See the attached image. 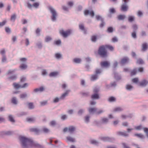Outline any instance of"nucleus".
I'll list each match as a JSON object with an SVG mask.
<instances>
[{"instance_id":"nucleus-39","label":"nucleus","mask_w":148,"mask_h":148,"mask_svg":"<svg viewBox=\"0 0 148 148\" xmlns=\"http://www.w3.org/2000/svg\"><path fill=\"white\" fill-rule=\"evenodd\" d=\"M27 60V59L25 58H21L20 59V61L21 63V64L27 63L26 61Z\"/></svg>"},{"instance_id":"nucleus-1","label":"nucleus","mask_w":148,"mask_h":148,"mask_svg":"<svg viewBox=\"0 0 148 148\" xmlns=\"http://www.w3.org/2000/svg\"><path fill=\"white\" fill-rule=\"evenodd\" d=\"M19 139L23 148H31L33 147H40L41 146L36 142L26 137L21 136L19 137Z\"/></svg>"},{"instance_id":"nucleus-51","label":"nucleus","mask_w":148,"mask_h":148,"mask_svg":"<svg viewBox=\"0 0 148 148\" xmlns=\"http://www.w3.org/2000/svg\"><path fill=\"white\" fill-rule=\"evenodd\" d=\"M90 143L96 145H97L99 144V143L97 141L93 140L90 141Z\"/></svg>"},{"instance_id":"nucleus-32","label":"nucleus","mask_w":148,"mask_h":148,"mask_svg":"<svg viewBox=\"0 0 148 148\" xmlns=\"http://www.w3.org/2000/svg\"><path fill=\"white\" fill-rule=\"evenodd\" d=\"M67 140L69 142H75V140L74 138L70 136H67L66 137Z\"/></svg>"},{"instance_id":"nucleus-26","label":"nucleus","mask_w":148,"mask_h":148,"mask_svg":"<svg viewBox=\"0 0 148 148\" xmlns=\"http://www.w3.org/2000/svg\"><path fill=\"white\" fill-rule=\"evenodd\" d=\"M44 88L42 87H41L39 88H37L34 89V92H42L44 90Z\"/></svg>"},{"instance_id":"nucleus-10","label":"nucleus","mask_w":148,"mask_h":148,"mask_svg":"<svg viewBox=\"0 0 148 148\" xmlns=\"http://www.w3.org/2000/svg\"><path fill=\"white\" fill-rule=\"evenodd\" d=\"M88 110L90 114H96V111L97 110V108L96 107L89 108Z\"/></svg>"},{"instance_id":"nucleus-20","label":"nucleus","mask_w":148,"mask_h":148,"mask_svg":"<svg viewBox=\"0 0 148 148\" xmlns=\"http://www.w3.org/2000/svg\"><path fill=\"white\" fill-rule=\"evenodd\" d=\"M30 131L31 132H35L37 134H38L40 132V130L38 128H35L30 129Z\"/></svg>"},{"instance_id":"nucleus-55","label":"nucleus","mask_w":148,"mask_h":148,"mask_svg":"<svg viewBox=\"0 0 148 148\" xmlns=\"http://www.w3.org/2000/svg\"><path fill=\"white\" fill-rule=\"evenodd\" d=\"M73 61L76 63H79L81 61V59L80 58H75L73 59Z\"/></svg>"},{"instance_id":"nucleus-52","label":"nucleus","mask_w":148,"mask_h":148,"mask_svg":"<svg viewBox=\"0 0 148 148\" xmlns=\"http://www.w3.org/2000/svg\"><path fill=\"white\" fill-rule=\"evenodd\" d=\"M16 18V15L15 14H13L11 17V20L14 22Z\"/></svg>"},{"instance_id":"nucleus-9","label":"nucleus","mask_w":148,"mask_h":148,"mask_svg":"<svg viewBox=\"0 0 148 148\" xmlns=\"http://www.w3.org/2000/svg\"><path fill=\"white\" fill-rule=\"evenodd\" d=\"M124 2V3H123L121 6V10L123 11H127V0H123Z\"/></svg>"},{"instance_id":"nucleus-48","label":"nucleus","mask_w":148,"mask_h":148,"mask_svg":"<svg viewBox=\"0 0 148 148\" xmlns=\"http://www.w3.org/2000/svg\"><path fill=\"white\" fill-rule=\"evenodd\" d=\"M52 40V38L50 36H47L45 37V41L46 42H48Z\"/></svg>"},{"instance_id":"nucleus-22","label":"nucleus","mask_w":148,"mask_h":148,"mask_svg":"<svg viewBox=\"0 0 148 148\" xmlns=\"http://www.w3.org/2000/svg\"><path fill=\"white\" fill-rule=\"evenodd\" d=\"M55 57L56 59L60 60L62 58V55L60 53H56L55 55Z\"/></svg>"},{"instance_id":"nucleus-54","label":"nucleus","mask_w":148,"mask_h":148,"mask_svg":"<svg viewBox=\"0 0 148 148\" xmlns=\"http://www.w3.org/2000/svg\"><path fill=\"white\" fill-rule=\"evenodd\" d=\"M137 72V69L136 68L134 69L131 73V75L132 76L135 75Z\"/></svg>"},{"instance_id":"nucleus-27","label":"nucleus","mask_w":148,"mask_h":148,"mask_svg":"<svg viewBox=\"0 0 148 148\" xmlns=\"http://www.w3.org/2000/svg\"><path fill=\"white\" fill-rule=\"evenodd\" d=\"M27 63L21 64L20 66V68L22 70H25L27 68Z\"/></svg>"},{"instance_id":"nucleus-57","label":"nucleus","mask_w":148,"mask_h":148,"mask_svg":"<svg viewBox=\"0 0 148 148\" xmlns=\"http://www.w3.org/2000/svg\"><path fill=\"white\" fill-rule=\"evenodd\" d=\"M41 30L39 28H38L36 31V33L37 36H39L40 35V32Z\"/></svg>"},{"instance_id":"nucleus-34","label":"nucleus","mask_w":148,"mask_h":148,"mask_svg":"<svg viewBox=\"0 0 148 148\" xmlns=\"http://www.w3.org/2000/svg\"><path fill=\"white\" fill-rule=\"evenodd\" d=\"M133 86L130 84H127L125 86L126 89L129 91L132 90L133 88Z\"/></svg>"},{"instance_id":"nucleus-62","label":"nucleus","mask_w":148,"mask_h":148,"mask_svg":"<svg viewBox=\"0 0 148 148\" xmlns=\"http://www.w3.org/2000/svg\"><path fill=\"white\" fill-rule=\"evenodd\" d=\"M136 62L137 63L139 64H143L144 63L143 60L141 59H139L137 60Z\"/></svg>"},{"instance_id":"nucleus-21","label":"nucleus","mask_w":148,"mask_h":148,"mask_svg":"<svg viewBox=\"0 0 148 148\" xmlns=\"http://www.w3.org/2000/svg\"><path fill=\"white\" fill-rule=\"evenodd\" d=\"M36 47L38 49H41L42 47V43L41 41H38L36 43Z\"/></svg>"},{"instance_id":"nucleus-41","label":"nucleus","mask_w":148,"mask_h":148,"mask_svg":"<svg viewBox=\"0 0 148 148\" xmlns=\"http://www.w3.org/2000/svg\"><path fill=\"white\" fill-rule=\"evenodd\" d=\"M108 101L110 102H114L116 101V98L114 97H110L108 99Z\"/></svg>"},{"instance_id":"nucleus-11","label":"nucleus","mask_w":148,"mask_h":148,"mask_svg":"<svg viewBox=\"0 0 148 148\" xmlns=\"http://www.w3.org/2000/svg\"><path fill=\"white\" fill-rule=\"evenodd\" d=\"M84 14L85 16L89 15L92 17H93L95 15L93 11H90L88 10H86L84 11Z\"/></svg>"},{"instance_id":"nucleus-53","label":"nucleus","mask_w":148,"mask_h":148,"mask_svg":"<svg viewBox=\"0 0 148 148\" xmlns=\"http://www.w3.org/2000/svg\"><path fill=\"white\" fill-rule=\"evenodd\" d=\"M132 28L133 29V32H136L138 28L137 25L136 24H134L133 25Z\"/></svg>"},{"instance_id":"nucleus-50","label":"nucleus","mask_w":148,"mask_h":148,"mask_svg":"<svg viewBox=\"0 0 148 148\" xmlns=\"http://www.w3.org/2000/svg\"><path fill=\"white\" fill-rule=\"evenodd\" d=\"M49 125L52 126H54L56 125V122L55 120L52 121L50 122Z\"/></svg>"},{"instance_id":"nucleus-4","label":"nucleus","mask_w":148,"mask_h":148,"mask_svg":"<svg viewBox=\"0 0 148 148\" xmlns=\"http://www.w3.org/2000/svg\"><path fill=\"white\" fill-rule=\"evenodd\" d=\"M102 71L101 69H96L95 74L91 75L90 79L92 81H94L98 78L99 74H100Z\"/></svg>"},{"instance_id":"nucleus-49","label":"nucleus","mask_w":148,"mask_h":148,"mask_svg":"<svg viewBox=\"0 0 148 148\" xmlns=\"http://www.w3.org/2000/svg\"><path fill=\"white\" fill-rule=\"evenodd\" d=\"M27 113L25 112H21L19 113H18L17 114V116L18 117H21L22 116L26 115Z\"/></svg>"},{"instance_id":"nucleus-35","label":"nucleus","mask_w":148,"mask_h":148,"mask_svg":"<svg viewBox=\"0 0 148 148\" xmlns=\"http://www.w3.org/2000/svg\"><path fill=\"white\" fill-rule=\"evenodd\" d=\"M17 78V76L16 75H13L10 77H9L8 79L9 81L14 80Z\"/></svg>"},{"instance_id":"nucleus-45","label":"nucleus","mask_w":148,"mask_h":148,"mask_svg":"<svg viewBox=\"0 0 148 148\" xmlns=\"http://www.w3.org/2000/svg\"><path fill=\"white\" fill-rule=\"evenodd\" d=\"M114 77L117 80H119L121 79V76L118 75L117 73L114 72Z\"/></svg>"},{"instance_id":"nucleus-30","label":"nucleus","mask_w":148,"mask_h":148,"mask_svg":"<svg viewBox=\"0 0 148 148\" xmlns=\"http://www.w3.org/2000/svg\"><path fill=\"white\" fill-rule=\"evenodd\" d=\"M134 135L141 139H143L145 138V136L141 134H134Z\"/></svg>"},{"instance_id":"nucleus-33","label":"nucleus","mask_w":148,"mask_h":148,"mask_svg":"<svg viewBox=\"0 0 148 148\" xmlns=\"http://www.w3.org/2000/svg\"><path fill=\"white\" fill-rule=\"evenodd\" d=\"M11 102L14 105L17 104L18 101L16 97H13L11 99Z\"/></svg>"},{"instance_id":"nucleus-56","label":"nucleus","mask_w":148,"mask_h":148,"mask_svg":"<svg viewBox=\"0 0 148 148\" xmlns=\"http://www.w3.org/2000/svg\"><path fill=\"white\" fill-rule=\"evenodd\" d=\"M134 17L133 16H130L128 17V21L130 22H132L134 21Z\"/></svg>"},{"instance_id":"nucleus-47","label":"nucleus","mask_w":148,"mask_h":148,"mask_svg":"<svg viewBox=\"0 0 148 148\" xmlns=\"http://www.w3.org/2000/svg\"><path fill=\"white\" fill-rule=\"evenodd\" d=\"M27 96V95L26 93L21 94L20 95V98L22 99H24Z\"/></svg>"},{"instance_id":"nucleus-58","label":"nucleus","mask_w":148,"mask_h":148,"mask_svg":"<svg viewBox=\"0 0 148 148\" xmlns=\"http://www.w3.org/2000/svg\"><path fill=\"white\" fill-rule=\"evenodd\" d=\"M97 20H100L101 21H103V19L102 18L101 16L100 15H96L95 16Z\"/></svg>"},{"instance_id":"nucleus-19","label":"nucleus","mask_w":148,"mask_h":148,"mask_svg":"<svg viewBox=\"0 0 148 148\" xmlns=\"http://www.w3.org/2000/svg\"><path fill=\"white\" fill-rule=\"evenodd\" d=\"M2 135H10L13 134V132L10 131H2L1 132Z\"/></svg>"},{"instance_id":"nucleus-8","label":"nucleus","mask_w":148,"mask_h":148,"mask_svg":"<svg viewBox=\"0 0 148 148\" xmlns=\"http://www.w3.org/2000/svg\"><path fill=\"white\" fill-rule=\"evenodd\" d=\"M102 140L104 141L113 142L115 140V139L113 137H104L102 138Z\"/></svg>"},{"instance_id":"nucleus-63","label":"nucleus","mask_w":148,"mask_h":148,"mask_svg":"<svg viewBox=\"0 0 148 148\" xmlns=\"http://www.w3.org/2000/svg\"><path fill=\"white\" fill-rule=\"evenodd\" d=\"M138 81H139L138 79L137 78H134L132 79V82L133 83H135L136 84H137L138 83Z\"/></svg>"},{"instance_id":"nucleus-60","label":"nucleus","mask_w":148,"mask_h":148,"mask_svg":"<svg viewBox=\"0 0 148 148\" xmlns=\"http://www.w3.org/2000/svg\"><path fill=\"white\" fill-rule=\"evenodd\" d=\"M9 119L10 121L12 122H14L15 121L12 115H9L8 116Z\"/></svg>"},{"instance_id":"nucleus-24","label":"nucleus","mask_w":148,"mask_h":148,"mask_svg":"<svg viewBox=\"0 0 148 148\" xmlns=\"http://www.w3.org/2000/svg\"><path fill=\"white\" fill-rule=\"evenodd\" d=\"M123 110V109L121 107H117L114 108L113 110V112H121Z\"/></svg>"},{"instance_id":"nucleus-44","label":"nucleus","mask_w":148,"mask_h":148,"mask_svg":"<svg viewBox=\"0 0 148 148\" xmlns=\"http://www.w3.org/2000/svg\"><path fill=\"white\" fill-rule=\"evenodd\" d=\"M101 123L106 124L108 121V119L107 118H102L101 119Z\"/></svg>"},{"instance_id":"nucleus-42","label":"nucleus","mask_w":148,"mask_h":148,"mask_svg":"<svg viewBox=\"0 0 148 148\" xmlns=\"http://www.w3.org/2000/svg\"><path fill=\"white\" fill-rule=\"evenodd\" d=\"M91 39L92 41L93 42H96L97 39V36L96 35H93L91 37Z\"/></svg>"},{"instance_id":"nucleus-25","label":"nucleus","mask_w":148,"mask_h":148,"mask_svg":"<svg viewBox=\"0 0 148 148\" xmlns=\"http://www.w3.org/2000/svg\"><path fill=\"white\" fill-rule=\"evenodd\" d=\"M90 116L89 115H87L84 117V122L86 123H88L90 122Z\"/></svg>"},{"instance_id":"nucleus-13","label":"nucleus","mask_w":148,"mask_h":148,"mask_svg":"<svg viewBox=\"0 0 148 148\" xmlns=\"http://www.w3.org/2000/svg\"><path fill=\"white\" fill-rule=\"evenodd\" d=\"M70 91V90H67L64 93H63L60 97V99L63 100L64 99L65 97L68 96L69 92Z\"/></svg>"},{"instance_id":"nucleus-17","label":"nucleus","mask_w":148,"mask_h":148,"mask_svg":"<svg viewBox=\"0 0 148 148\" xmlns=\"http://www.w3.org/2000/svg\"><path fill=\"white\" fill-rule=\"evenodd\" d=\"M99 98V95L98 93H94L91 96V99L92 100L98 99Z\"/></svg>"},{"instance_id":"nucleus-6","label":"nucleus","mask_w":148,"mask_h":148,"mask_svg":"<svg viewBox=\"0 0 148 148\" xmlns=\"http://www.w3.org/2000/svg\"><path fill=\"white\" fill-rule=\"evenodd\" d=\"M76 128L75 126H71L68 127H66L64 128L63 130L64 132H66L68 131L70 133L73 132L76 130Z\"/></svg>"},{"instance_id":"nucleus-46","label":"nucleus","mask_w":148,"mask_h":148,"mask_svg":"<svg viewBox=\"0 0 148 148\" xmlns=\"http://www.w3.org/2000/svg\"><path fill=\"white\" fill-rule=\"evenodd\" d=\"M40 105L42 106H43L47 104L48 102L47 100H45L40 102Z\"/></svg>"},{"instance_id":"nucleus-36","label":"nucleus","mask_w":148,"mask_h":148,"mask_svg":"<svg viewBox=\"0 0 148 148\" xmlns=\"http://www.w3.org/2000/svg\"><path fill=\"white\" fill-rule=\"evenodd\" d=\"M13 86L14 88L16 89L21 88V85L15 82L13 84Z\"/></svg>"},{"instance_id":"nucleus-43","label":"nucleus","mask_w":148,"mask_h":148,"mask_svg":"<svg viewBox=\"0 0 148 148\" xmlns=\"http://www.w3.org/2000/svg\"><path fill=\"white\" fill-rule=\"evenodd\" d=\"M28 108L30 109H32L34 108V106L32 103H29L27 104Z\"/></svg>"},{"instance_id":"nucleus-3","label":"nucleus","mask_w":148,"mask_h":148,"mask_svg":"<svg viewBox=\"0 0 148 148\" xmlns=\"http://www.w3.org/2000/svg\"><path fill=\"white\" fill-rule=\"evenodd\" d=\"M106 48V45H102L99 47L98 53L102 57L105 58L107 56V51Z\"/></svg>"},{"instance_id":"nucleus-7","label":"nucleus","mask_w":148,"mask_h":148,"mask_svg":"<svg viewBox=\"0 0 148 148\" xmlns=\"http://www.w3.org/2000/svg\"><path fill=\"white\" fill-rule=\"evenodd\" d=\"M138 84L139 86L142 87H144L148 84V81L145 79H143L141 82H139Z\"/></svg>"},{"instance_id":"nucleus-59","label":"nucleus","mask_w":148,"mask_h":148,"mask_svg":"<svg viewBox=\"0 0 148 148\" xmlns=\"http://www.w3.org/2000/svg\"><path fill=\"white\" fill-rule=\"evenodd\" d=\"M43 132L45 133H48L50 132V130L46 127H43L42 129Z\"/></svg>"},{"instance_id":"nucleus-37","label":"nucleus","mask_w":148,"mask_h":148,"mask_svg":"<svg viewBox=\"0 0 148 148\" xmlns=\"http://www.w3.org/2000/svg\"><path fill=\"white\" fill-rule=\"evenodd\" d=\"M27 121L29 123H32L35 121L36 119L35 118H27Z\"/></svg>"},{"instance_id":"nucleus-61","label":"nucleus","mask_w":148,"mask_h":148,"mask_svg":"<svg viewBox=\"0 0 148 148\" xmlns=\"http://www.w3.org/2000/svg\"><path fill=\"white\" fill-rule=\"evenodd\" d=\"M0 53L2 55V56L5 55V49H3L0 51Z\"/></svg>"},{"instance_id":"nucleus-14","label":"nucleus","mask_w":148,"mask_h":148,"mask_svg":"<svg viewBox=\"0 0 148 148\" xmlns=\"http://www.w3.org/2000/svg\"><path fill=\"white\" fill-rule=\"evenodd\" d=\"M27 4V7L29 9H31L33 6L36 8H38L39 5V3H34L33 4V5H31L29 3H28Z\"/></svg>"},{"instance_id":"nucleus-18","label":"nucleus","mask_w":148,"mask_h":148,"mask_svg":"<svg viewBox=\"0 0 148 148\" xmlns=\"http://www.w3.org/2000/svg\"><path fill=\"white\" fill-rule=\"evenodd\" d=\"M79 27L80 29L83 32L84 34H86V30L83 24H80L79 25Z\"/></svg>"},{"instance_id":"nucleus-29","label":"nucleus","mask_w":148,"mask_h":148,"mask_svg":"<svg viewBox=\"0 0 148 148\" xmlns=\"http://www.w3.org/2000/svg\"><path fill=\"white\" fill-rule=\"evenodd\" d=\"M85 111V109H80L77 112V114L79 116H81L84 112Z\"/></svg>"},{"instance_id":"nucleus-40","label":"nucleus","mask_w":148,"mask_h":148,"mask_svg":"<svg viewBox=\"0 0 148 148\" xmlns=\"http://www.w3.org/2000/svg\"><path fill=\"white\" fill-rule=\"evenodd\" d=\"M125 18V16L123 15H119L118 16L117 18L119 20H121L124 19Z\"/></svg>"},{"instance_id":"nucleus-15","label":"nucleus","mask_w":148,"mask_h":148,"mask_svg":"<svg viewBox=\"0 0 148 148\" xmlns=\"http://www.w3.org/2000/svg\"><path fill=\"white\" fill-rule=\"evenodd\" d=\"M101 65L102 67L107 68L110 66V63L109 62L106 61L102 62L101 63Z\"/></svg>"},{"instance_id":"nucleus-31","label":"nucleus","mask_w":148,"mask_h":148,"mask_svg":"<svg viewBox=\"0 0 148 148\" xmlns=\"http://www.w3.org/2000/svg\"><path fill=\"white\" fill-rule=\"evenodd\" d=\"M58 72L57 71H54L51 73L49 74V76L50 77H55L58 75Z\"/></svg>"},{"instance_id":"nucleus-23","label":"nucleus","mask_w":148,"mask_h":148,"mask_svg":"<svg viewBox=\"0 0 148 148\" xmlns=\"http://www.w3.org/2000/svg\"><path fill=\"white\" fill-rule=\"evenodd\" d=\"M148 48V45L147 43H143L142 45V50L143 51H146Z\"/></svg>"},{"instance_id":"nucleus-16","label":"nucleus","mask_w":148,"mask_h":148,"mask_svg":"<svg viewBox=\"0 0 148 148\" xmlns=\"http://www.w3.org/2000/svg\"><path fill=\"white\" fill-rule=\"evenodd\" d=\"M129 62V59L127 57H125L123 58L121 60L120 62L121 64L122 65L124 64H125L128 62Z\"/></svg>"},{"instance_id":"nucleus-2","label":"nucleus","mask_w":148,"mask_h":148,"mask_svg":"<svg viewBox=\"0 0 148 148\" xmlns=\"http://www.w3.org/2000/svg\"><path fill=\"white\" fill-rule=\"evenodd\" d=\"M48 9L51 14V19L52 21H56L58 16V14L56 10L52 7L50 6L48 8Z\"/></svg>"},{"instance_id":"nucleus-5","label":"nucleus","mask_w":148,"mask_h":148,"mask_svg":"<svg viewBox=\"0 0 148 148\" xmlns=\"http://www.w3.org/2000/svg\"><path fill=\"white\" fill-rule=\"evenodd\" d=\"M59 33L64 37L66 38L72 34V30L69 29L64 31L63 29H61L59 30Z\"/></svg>"},{"instance_id":"nucleus-64","label":"nucleus","mask_w":148,"mask_h":148,"mask_svg":"<svg viewBox=\"0 0 148 148\" xmlns=\"http://www.w3.org/2000/svg\"><path fill=\"white\" fill-rule=\"evenodd\" d=\"M144 131L147 138H148V128H144Z\"/></svg>"},{"instance_id":"nucleus-38","label":"nucleus","mask_w":148,"mask_h":148,"mask_svg":"<svg viewBox=\"0 0 148 148\" xmlns=\"http://www.w3.org/2000/svg\"><path fill=\"white\" fill-rule=\"evenodd\" d=\"M105 112L104 110L103 109H98L97 110L96 114L97 115H100L102 113H103Z\"/></svg>"},{"instance_id":"nucleus-12","label":"nucleus","mask_w":148,"mask_h":148,"mask_svg":"<svg viewBox=\"0 0 148 148\" xmlns=\"http://www.w3.org/2000/svg\"><path fill=\"white\" fill-rule=\"evenodd\" d=\"M117 134L119 136H123L125 137H128L129 136V134H127L125 131L122 132L121 131L117 132H116Z\"/></svg>"},{"instance_id":"nucleus-28","label":"nucleus","mask_w":148,"mask_h":148,"mask_svg":"<svg viewBox=\"0 0 148 148\" xmlns=\"http://www.w3.org/2000/svg\"><path fill=\"white\" fill-rule=\"evenodd\" d=\"M94 125L99 126L101 125V122L99 120H95L93 122Z\"/></svg>"}]
</instances>
